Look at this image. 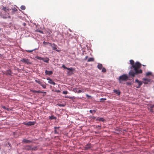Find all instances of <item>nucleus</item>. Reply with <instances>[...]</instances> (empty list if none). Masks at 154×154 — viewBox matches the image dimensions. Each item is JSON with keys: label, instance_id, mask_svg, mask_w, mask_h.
Wrapping results in <instances>:
<instances>
[{"label": "nucleus", "instance_id": "1", "mask_svg": "<svg viewBox=\"0 0 154 154\" xmlns=\"http://www.w3.org/2000/svg\"><path fill=\"white\" fill-rule=\"evenodd\" d=\"M130 64L131 65L130 68L131 69L128 74L130 76L134 77L135 75L138 74H141L142 73V70L139 69L141 66V64L138 62L134 63V61L132 60H130Z\"/></svg>", "mask_w": 154, "mask_h": 154}, {"label": "nucleus", "instance_id": "2", "mask_svg": "<svg viewBox=\"0 0 154 154\" xmlns=\"http://www.w3.org/2000/svg\"><path fill=\"white\" fill-rule=\"evenodd\" d=\"M128 79L129 77L127 74H124L119 77L118 80L120 83H122L123 82L128 80Z\"/></svg>", "mask_w": 154, "mask_h": 154}, {"label": "nucleus", "instance_id": "3", "mask_svg": "<svg viewBox=\"0 0 154 154\" xmlns=\"http://www.w3.org/2000/svg\"><path fill=\"white\" fill-rule=\"evenodd\" d=\"M48 44L50 46L52 47L53 50H56V51L57 52H59L60 51L58 50H57V45L55 44H52L51 43H48Z\"/></svg>", "mask_w": 154, "mask_h": 154}, {"label": "nucleus", "instance_id": "4", "mask_svg": "<svg viewBox=\"0 0 154 154\" xmlns=\"http://www.w3.org/2000/svg\"><path fill=\"white\" fill-rule=\"evenodd\" d=\"M23 124L25 125L28 126H31L34 125L35 124V122H23Z\"/></svg>", "mask_w": 154, "mask_h": 154}, {"label": "nucleus", "instance_id": "5", "mask_svg": "<svg viewBox=\"0 0 154 154\" xmlns=\"http://www.w3.org/2000/svg\"><path fill=\"white\" fill-rule=\"evenodd\" d=\"M2 9L5 12V13H6L7 12L8 14H9L8 13L9 12L10 10L8 8V7H4L3 6H2Z\"/></svg>", "mask_w": 154, "mask_h": 154}, {"label": "nucleus", "instance_id": "6", "mask_svg": "<svg viewBox=\"0 0 154 154\" xmlns=\"http://www.w3.org/2000/svg\"><path fill=\"white\" fill-rule=\"evenodd\" d=\"M20 61L27 64H30V63L29 61V60L28 59L23 58L22 60H20Z\"/></svg>", "mask_w": 154, "mask_h": 154}, {"label": "nucleus", "instance_id": "7", "mask_svg": "<svg viewBox=\"0 0 154 154\" xmlns=\"http://www.w3.org/2000/svg\"><path fill=\"white\" fill-rule=\"evenodd\" d=\"M143 82L145 84H147L150 81V80L149 79L147 78L143 79Z\"/></svg>", "mask_w": 154, "mask_h": 154}, {"label": "nucleus", "instance_id": "8", "mask_svg": "<svg viewBox=\"0 0 154 154\" xmlns=\"http://www.w3.org/2000/svg\"><path fill=\"white\" fill-rule=\"evenodd\" d=\"M135 82H137L138 84V86L137 87V88H139L141 86L142 84V82L140 81H139L138 79H137L135 80Z\"/></svg>", "mask_w": 154, "mask_h": 154}, {"label": "nucleus", "instance_id": "9", "mask_svg": "<svg viewBox=\"0 0 154 154\" xmlns=\"http://www.w3.org/2000/svg\"><path fill=\"white\" fill-rule=\"evenodd\" d=\"M47 79L48 81V83L50 84H52L53 85H56V83L54 82L52 79H50L49 78H47Z\"/></svg>", "mask_w": 154, "mask_h": 154}, {"label": "nucleus", "instance_id": "10", "mask_svg": "<svg viewBox=\"0 0 154 154\" xmlns=\"http://www.w3.org/2000/svg\"><path fill=\"white\" fill-rule=\"evenodd\" d=\"M60 127H54V133L55 134H59L60 132L59 128Z\"/></svg>", "mask_w": 154, "mask_h": 154}, {"label": "nucleus", "instance_id": "11", "mask_svg": "<svg viewBox=\"0 0 154 154\" xmlns=\"http://www.w3.org/2000/svg\"><path fill=\"white\" fill-rule=\"evenodd\" d=\"M45 73L46 75H50L53 74V72L51 71H48L47 70H46L45 71Z\"/></svg>", "mask_w": 154, "mask_h": 154}, {"label": "nucleus", "instance_id": "12", "mask_svg": "<svg viewBox=\"0 0 154 154\" xmlns=\"http://www.w3.org/2000/svg\"><path fill=\"white\" fill-rule=\"evenodd\" d=\"M62 67L64 68V69H67L70 71H72L73 70V68H68L66 67L64 64H63L62 65Z\"/></svg>", "mask_w": 154, "mask_h": 154}, {"label": "nucleus", "instance_id": "13", "mask_svg": "<svg viewBox=\"0 0 154 154\" xmlns=\"http://www.w3.org/2000/svg\"><path fill=\"white\" fill-rule=\"evenodd\" d=\"M22 142L25 143H29L31 142V141L30 140H27L26 139H24L23 140Z\"/></svg>", "mask_w": 154, "mask_h": 154}, {"label": "nucleus", "instance_id": "14", "mask_svg": "<svg viewBox=\"0 0 154 154\" xmlns=\"http://www.w3.org/2000/svg\"><path fill=\"white\" fill-rule=\"evenodd\" d=\"M49 59L48 57L43 58L42 60L44 62L48 63L49 61Z\"/></svg>", "mask_w": 154, "mask_h": 154}, {"label": "nucleus", "instance_id": "15", "mask_svg": "<svg viewBox=\"0 0 154 154\" xmlns=\"http://www.w3.org/2000/svg\"><path fill=\"white\" fill-rule=\"evenodd\" d=\"M96 120L97 121H102L103 122L105 121V119L103 118L98 117L97 119Z\"/></svg>", "mask_w": 154, "mask_h": 154}, {"label": "nucleus", "instance_id": "16", "mask_svg": "<svg viewBox=\"0 0 154 154\" xmlns=\"http://www.w3.org/2000/svg\"><path fill=\"white\" fill-rule=\"evenodd\" d=\"M91 146V145L90 144H88L86 145L85 149L86 150H88L90 149Z\"/></svg>", "mask_w": 154, "mask_h": 154}, {"label": "nucleus", "instance_id": "17", "mask_svg": "<svg viewBox=\"0 0 154 154\" xmlns=\"http://www.w3.org/2000/svg\"><path fill=\"white\" fill-rule=\"evenodd\" d=\"M114 93L119 95H120V94L119 91L118 90H114Z\"/></svg>", "mask_w": 154, "mask_h": 154}, {"label": "nucleus", "instance_id": "18", "mask_svg": "<svg viewBox=\"0 0 154 154\" xmlns=\"http://www.w3.org/2000/svg\"><path fill=\"white\" fill-rule=\"evenodd\" d=\"M97 68L99 69H101L103 68V66L101 64H99L97 65Z\"/></svg>", "mask_w": 154, "mask_h": 154}, {"label": "nucleus", "instance_id": "19", "mask_svg": "<svg viewBox=\"0 0 154 154\" xmlns=\"http://www.w3.org/2000/svg\"><path fill=\"white\" fill-rule=\"evenodd\" d=\"M94 61V58L92 57H91L89 58L88 60L87 61L88 62Z\"/></svg>", "mask_w": 154, "mask_h": 154}, {"label": "nucleus", "instance_id": "20", "mask_svg": "<svg viewBox=\"0 0 154 154\" xmlns=\"http://www.w3.org/2000/svg\"><path fill=\"white\" fill-rule=\"evenodd\" d=\"M28 147H29V149H32V150H35L36 149H37V147H35L34 148H32L30 146H28Z\"/></svg>", "mask_w": 154, "mask_h": 154}, {"label": "nucleus", "instance_id": "21", "mask_svg": "<svg viewBox=\"0 0 154 154\" xmlns=\"http://www.w3.org/2000/svg\"><path fill=\"white\" fill-rule=\"evenodd\" d=\"M151 75H152V73H151V72H148L146 74V76H149Z\"/></svg>", "mask_w": 154, "mask_h": 154}, {"label": "nucleus", "instance_id": "22", "mask_svg": "<svg viewBox=\"0 0 154 154\" xmlns=\"http://www.w3.org/2000/svg\"><path fill=\"white\" fill-rule=\"evenodd\" d=\"M96 112V111L94 110H90V112L91 113L94 114Z\"/></svg>", "mask_w": 154, "mask_h": 154}, {"label": "nucleus", "instance_id": "23", "mask_svg": "<svg viewBox=\"0 0 154 154\" xmlns=\"http://www.w3.org/2000/svg\"><path fill=\"white\" fill-rule=\"evenodd\" d=\"M20 8L21 9L23 10H24L26 9V7L24 5H22L20 7Z\"/></svg>", "mask_w": 154, "mask_h": 154}, {"label": "nucleus", "instance_id": "24", "mask_svg": "<svg viewBox=\"0 0 154 154\" xmlns=\"http://www.w3.org/2000/svg\"><path fill=\"white\" fill-rule=\"evenodd\" d=\"M35 50H36V49H33L32 50H26V51L29 53H31V52H32V51H34Z\"/></svg>", "mask_w": 154, "mask_h": 154}, {"label": "nucleus", "instance_id": "25", "mask_svg": "<svg viewBox=\"0 0 154 154\" xmlns=\"http://www.w3.org/2000/svg\"><path fill=\"white\" fill-rule=\"evenodd\" d=\"M35 81L36 82L38 83L40 85H41L42 84L41 82L38 80H35Z\"/></svg>", "mask_w": 154, "mask_h": 154}, {"label": "nucleus", "instance_id": "26", "mask_svg": "<svg viewBox=\"0 0 154 154\" xmlns=\"http://www.w3.org/2000/svg\"><path fill=\"white\" fill-rule=\"evenodd\" d=\"M106 69L104 68H102V72H106Z\"/></svg>", "mask_w": 154, "mask_h": 154}, {"label": "nucleus", "instance_id": "27", "mask_svg": "<svg viewBox=\"0 0 154 154\" xmlns=\"http://www.w3.org/2000/svg\"><path fill=\"white\" fill-rule=\"evenodd\" d=\"M57 105L58 106H61V107H64L65 106L64 105L62 104H61V103H58V104H57Z\"/></svg>", "mask_w": 154, "mask_h": 154}, {"label": "nucleus", "instance_id": "28", "mask_svg": "<svg viewBox=\"0 0 154 154\" xmlns=\"http://www.w3.org/2000/svg\"><path fill=\"white\" fill-rule=\"evenodd\" d=\"M40 85L44 88L45 89L46 88V86L45 85L42 84H41Z\"/></svg>", "mask_w": 154, "mask_h": 154}, {"label": "nucleus", "instance_id": "29", "mask_svg": "<svg viewBox=\"0 0 154 154\" xmlns=\"http://www.w3.org/2000/svg\"><path fill=\"white\" fill-rule=\"evenodd\" d=\"M49 118L51 119H55L56 118L54 116H51Z\"/></svg>", "mask_w": 154, "mask_h": 154}, {"label": "nucleus", "instance_id": "30", "mask_svg": "<svg viewBox=\"0 0 154 154\" xmlns=\"http://www.w3.org/2000/svg\"><path fill=\"white\" fill-rule=\"evenodd\" d=\"M36 58L39 60H42L43 57H41L38 56L36 57Z\"/></svg>", "mask_w": 154, "mask_h": 154}, {"label": "nucleus", "instance_id": "31", "mask_svg": "<svg viewBox=\"0 0 154 154\" xmlns=\"http://www.w3.org/2000/svg\"><path fill=\"white\" fill-rule=\"evenodd\" d=\"M106 99L105 98H102L100 99V101L101 102L103 101H104L106 100Z\"/></svg>", "mask_w": 154, "mask_h": 154}, {"label": "nucleus", "instance_id": "32", "mask_svg": "<svg viewBox=\"0 0 154 154\" xmlns=\"http://www.w3.org/2000/svg\"><path fill=\"white\" fill-rule=\"evenodd\" d=\"M96 128H98V130H100L101 129V126L98 125L96 126Z\"/></svg>", "mask_w": 154, "mask_h": 154}, {"label": "nucleus", "instance_id": "33", "mask_svg": "<svg viewBox=\"0 0 154 154\" xmlns=\"http://www.w3.org/2000/svg\"><path fill=\"white\" fill-rule=\"evenodd\" d=\"M63 94H68V91H63Z\"/></svg>", "mask_w": 154, "mask_h": 154}, {"label": "nucleus", "instance_id": "34", "mask_svg": "<svg viewBox=\"0 0 154 154\" xmlns=\"http://www.w3.org/2000/svg\"><path fill=\"white\" fill-rule=\"evenodd\" d=\"M36 31L38 32H39L42 33H43V31L40 30H37Z\"/></svg>", "mask_w": 154, "mask_h": 154}, {"label": "nucleus", "instance_id": "35", "mask_svg": "<svg viewBox=\"0 0 154 154\" xmlns=\"http://www.w3.org/2000/svg\"><path fill=\"white\" fill-rule=\"evenodd\" d=\"M30 91L33 93H37V91L33 90H30Z\"/></svg>", "mask_w": 154, "mask_h": 154}, {"label": "nucleus", "instance_id": "36", "mask_svg": "<svg viewBox=\"0 0 154 154\" xmlns=\"http://www.w3.org/2000/svg\"><path fill=\"white\" fill-rule=\"evenodd\" d=\"M4 18V19H6L7 18H11V16H8V17H3Z\"/></svg>", "mask_w": 154, "mask_h": 154}, {"label": "nucleus", "instance_id": "37", "mask_svg": "<svg viewBox=\"0 0 154 154\" xmlns=\"http://www.w3.org/2000/svg\"><path fill=\"white\" fill-rule=\"evenodd\" d=\"M37 93H42V91H37Z\"/></svg>", "mask_w": 154, "mask_h": 154}, {"label": "nucleus", "instance_id": "38", "mask_svg": "<svg viewBox=\"0 0 154 154\" xmlns=\"http://www.w3.org/2000/svg\"><path fill=\"white\" fill-rule=\"evenodd\" d=\"M126 84L128 85H131V83L130 82H127Z\"/></svg>", "mask_w": 154, "mask_h": 154}, {"label": "nucleus", "instance_id": "39", "mask_svg": "<svg viewBox=\"0 0 154 154\" xmlns=\"http://www.w3.org/2000/svg\"><path fill=\"white\" fill-rule=\"evenodd\" d=\"M86 90V88H85L84 89H82V92H84Z\"/></svg>", "mask_w": 154, "mask_h": 154}, {"label": "nucleus", "instance_id": "40", "mask_svg": "<svg viewBox=\"0 0 154 154\" xmlns=\"http://www.w3.org/2000/svg\"><path fill=\"white\" fill-rule=\"evenodd\" d=\"M86 95L87 96V97H91V96H89V95H88V94H86Z\"/></svg>", "mask_w": 154, "mask_h": 154}, {"label": "nucleus", "instance_id": "41", "mask_svg": "<svg viewBox=\"0 0 154 154\" xmlns=\"http://www.w3.org/2000/svg\"><path fill=\"white\" fill-rule=\"evenodd\" d=\"M82 90H79L78 91V93H81V92H82Z\"/></svg>", "mask_w": 154, "mask_h": 154}, {"label": "nucleus", "instance_id": "42", "mask_svg": "<svg viewBox=\"0 0 154 154\" xmlns=\"http://www.w3.org/2000/svg\"><path fill=\"white\" fill-rule=\"evenodd\" d=\"M48 43H49L48 42V43L46 42H43V44H45V45H46L47 44H48Z\"/></svg>", "mask_w": 154, "mask_h": 154}, {"label": "nucleus", "instance_id": "43", "mask_svg": "<svg viewBox=\"0 0 154 154\" xmlns=\"http://www.w3.org/2000/svg\"><path fill=\"white\" fill-rule=\"evenodd\" d=\"M88 56H86L85 58V60H87V59L88 58Z\"/></svg>", "mask_w": 154, "mask_h": 154}, {"label": "nucleus", "instance_id": "44", "mask_svg": "<svg viewBox=\"0 0 154 154\" xmlns=\"http://www.w3.org/2000/svg\"><path fill=\"white\" fill-rule=\"evenodd\" d=\"M2 107L4 109H6V108L5 106H3Z\"/></svg>", "mask_w": 154, "mask_h": 154}, {"label": "nucleus", "instance_id": "45", "mask_svg": "<svg viewBox=\"0 0 154 154\" xmlns=\"http://www.w3.org/2000/svg\"><path fill=\"white\" fill-rule=\"evenodd\" d=\"M68 97L70 99H72L74 98L73 97Z\"/></svg>", "mask_w": 154, "mask_h": 154}, {"label": "nucleus", "instance_id": "46", "mask_svg": "<svg viewBox=\"0 0 154 154\" xmlns=\"http://www.w3.org/2000/svg\"><path fill=\"white\" fill-rule=\"evenodd\" d=\"M42 93H44V94H46V92H42Z\"/></svg>", "mask_w": 154, "mask_h": 154}, {"label": "nucleus", "instance_id": "47", "mask_svg": "<svg viewBox=\"0 0 154 154\" xmlns=\"http://www.w3.org/2000/svg\"><path fill=\"white\" fill-rule=\"evenodd\" d=\"M6 109H7L8 111L9 110V109L6 108Z\"/></svg>", "mask_w": 154, "mask_h": 154}, {"label": "nucleus", "instance_id": "48", "mask_svg": "<svg viewBox=\"0 0 154 154\" xmlns=\"http://www.w3.org/2000/svg\"><path fill=\"white\" fill-rule=\"evenodd\" d=\"M92 117L93 118V119H95V117Z\"/></svg>", "mask_w": 154, "mask_h": 154}, {"label": "nucleus", "instance_id": "49", "mask_svg": "<svg viewBox=\"0 0 154 154\" xmlns=\"http://www.w3.org/2000/svg\"><path fill=\"white\" fill-rule=\"evenodd\" d=\"M77 89V88H75V89L76 90V89Z\"/></svg>", "mask_w": 154, "mask_h": 154}, {"label": "nucleus", "instance_id": "50", "mask_svg": "<svg viewBox=\"0 0 154 154\" xmlns=\"http://www.w3.org/2000/svg\"><path fill=\"white\" fill-rule=\"evenodd\" d=\"M10 73H11V72H10V73H9V74H10Z\"/></svg>", "mask_w": 154, "mask_h": 154}]
</instances>
